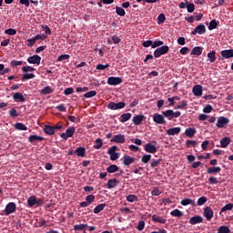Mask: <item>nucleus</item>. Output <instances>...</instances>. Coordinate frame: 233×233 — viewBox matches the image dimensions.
<instances>
[{
	"instance_id": "obj_55",
	"label": "nucleus",
	"mask_w": 233,
	"mask_h": 233,
	"mask_svg": "<svg viewBox=\"0 0 233 233\" xmlns=\"http://www.w3.org/2000/svg\"><path fill=\"white\" fill-rule=\"evenodd\" d=\"M186 147H187L188 148H190L191 147H198V142H196L195 140H187Z\"/></svg>"
},
{
	"instance_id": "obj_36",
	"label": "nucleus",
	"mask_w": 233,
	"mask_h": 233,
	"mask_svg": "<svg viewBox=\"0 0 233 233\" xmlns=\"http://www.w3.org/2000/svg\"><path fill=\"white\" fill-rule=\"evenodd\" d=\"M170 216L173 218H183V212L179 209H174L170 212Z\"/></svg>"
},
{
	"instance_id": "obj_57",
	"label": "nucleus",
	"mask_w": 233,
	"mask_h": 233,
	"mask_svg": "<svg viewBox=\"0 0 233 233\" xmlns=\"http://www.w3.org/2000/svg\"><path fill=\"white\" fill-rule=\"evenodd\" d=\"M109 66H110V64H106V65L98 64V65L96 66V70H106V68H108Z\"/></svg>"
},
{
	"instance_id": "obj_12",
	"label": "nucleus",
	"mask_w": 233,
	"mask_h": 233,
	"mask_svg": "<svg viewBox=\"0 0 233 233\" xmlns=\"http://www.w3.org/2000/svg\"><path fill=\"white\" fill-rule=\"evenodd\" d=\"M27 63H29V65H40L41 56H39L38 55H34L32 56H29L27 58Z\"/></svg>"
},
{
	"instance_id": "obj_50",
	"label": "nucleus",
	"mask_w": 233,
	"mask_h": 233,
	"mask_svg": "<svg viewBox=\"0 0 233 233\" xmlns=\"http://www.w3.org/2000/svg\"><path fill=\"white\" fill-rule=\"evenodd\" d=\"M186 5H187V12H188V14H192V12H194V10H195V5H194V4H190V3H188L187 1L186 2Z\"/></svg>"
},
{
	"instance_id": "obj_8",
	"label": "nucleus",
	"mask_w": 233,
	"mask_h": 233,
	"mask_svg": "<svg viewBox=\"0 0 233 233\" xmlns=\"http://www.w3.org/2000/svg\"><path fill=\"white\" fill-rule=\"evenodd\" d=\"M153 121L157 125H167V120H165V116L157 113L153 115Z\"/></svg>"
},
{
	"instance_id": "obj_2",
	"label": "nucleus",
	"mask_w": 233,
	"mask_h": 233,
	"mask_svg": "<svg viewBox=\"0 0 233 233\" xmlns=\"http://www.w3.org/2000/svg\"><path fill=\"white\" fill-rule=\"evenodd\" d=\"M168 50H170L168 46H162L154 51V57H161V56L167 54Z\"/></svg>"
},
{
	"instance_id": "obj_64",
	"label": "nucleus",
	"mask_w": 233,
	"mask_h": 233,
	"mask_svg": "<svg viewBox=\"0 0 233 233\" xmlns=\"http://www.w3.org/2000/svg\"><path fill=\"white\" fill-rule=\"evenodd\" d=\"M70 57V55H61L57 57V61L61 62V61H66V59H68Z\"/></svg>"
},
{
	"instance_id": "obj_59",
	"label": "nucleus",
	"mask_w": 233,
	"mask_h": 233,
	"mask_svg": "<svg viewBox=\"0 0 233 233\" xmlns=\"http://www.w3.org/2000/svg\"><path fill=\"white\" fill-rule=\"evenodd\" d=\"M109 156L111 161H116V159H119V153H109Z\"/></svg>"
},
{
	"instance_id": "obj_13",
	"label": "nucleus",
	"mask_w": 233,
	"mask_h": 233,
	"mask_svg": "<svg viewBox=\"0 0 233 233\" xmlns=\"http://www.w3.org/2000/svg\"><path fill=\"white\" fill-rule=\"evenodd\" d=\"M144 150L148 154H156V152H157V147L151 143H147L144 146Z\"/></svg>"
},
{
	"instance_id": "obj_48",
	"label": "nucleus",
	"mask_w": 233,
	"mask_h": 233,
	"mask_svg": "<svg viewBox=\"0 0 233 233\" xmlns=\"http://www.w3.org/2000/svg\"><path fill=\"white\" fill-rule=\"evenodd\" d=\"M35 199H36V198H35V196H31L28 199H27V205H28V207H35Z\"/></svg>"
},
{
	"instance_id": "obj_49",
	"label": "nucleus",
	"mask_w": 233,
	"mask_h": 233,
	"mask_svg": "<svg viewBox=\"0 0 233 233\" xmlns=\"http://www.w3.org/2000/svg\"><path fill=\"white\" fill-rule=\"evenodd\" d=\"M161 161H163L162 158H158L157 160H153L151 163H150V167L152 168H156V167H158L160 164H161Z\"/></svg>"
},
{
	"instance_id": "obj_60",
	"label": "nucleus",
	"mask_w": 233,
	"mask_h": 233,
	"mask_svg": "<svg viewBox=\"0 0 233 233\" xmlns=\"http://www.w3.org/2000/svg\"><path fill=\"white\" fill-rule=\"evenodd\" d=\"M164 43L161 40L153 42L152 48H157V46H163Z\"/></svg>"
},
{
	"instance_id": "obj_29",
	"label": "nucleus",
	"mask_w": 233,
	"mask_h": 233,
	"mask_svg": "<svg viewBox=\"0 0 233 233\" xmlns=\"http://www.w3.org/2000/svg\"><path fill=\"white\" fill-rule=\"evenodd\" d=\"M201 54H203V47L201 46H195L190 53L191 56H201Z\"/></svg>"
},
{
	"instance_id": "obj_28",
	"label": "nucleus",
	"mask_w": 233,
	"mask_h": 233,
	"mask_svg": "<svg viewBox=\"0 0 233 233\" xmlns=\"http://www.w3.org/2000/svg\"><path fill=\"white\" fill-rule=\"evenodd\" d=\"M152 219L155 223H161L162 225H165V223H167V219L156 214L152 216Z\"/></svg>"
},
{
	"instance_id": "obj_18",
	"label": "nucleus",
	"mask_w": 233,
	"mask_h": 233,
	"mask_svg": "<svg viewBox=\"0 0 233 233\" xmlns=\"http://www.w3.org/2000/svg\"><path fill=\"white\" fill-rule=\"evenodd\" d=\"M188 223L190 225H198V223H203V217L195 216L189 219Z\"/></svg>"
},
{
	"instance_id": "obj_45",
	"label": "nucleus",
	"mask_w": 233,
	"mask_h": 233,
	"mask_svg": "<svg viewBox=\"0 0 233 233\" xmlns=\"http://www.w3.org/2000/svg\"><path fill=\"white\" fill-rule=\"evenodd\" d=\"M218 22L213 19L209 22L208 30H214L218 28Z\"/></svg>"
},
{
	"instance_id": "obj_9",
	"label": "nucleus",
	"mask_w": 233,
	"mask_h": 233,
	"mask_svg": "<svg viewBox=\"0 0 233 233\" xmlns=\"http://www.w3.org/2000/svg\"><path fill=\"white\" fill-rule=\"evenodd\" d=\"M230 123V119L225 116H219L217 121V127L218 128H224L226 125Z\"/></svg>"
},
{
	"instance_id": "obj_41",
	"label": "nucleus",
	"mask_w": 233,
	"mask_h": 233,
	"mask_svg": "<svg viewBox=\"0 0 233 233\" xmlns=\"http://www.w3.org/2000/svg\"><path fill=\"white\" fill-rule=\"evenodd\" d=\"M15 128L16 130H28V127L25 124L20 122H17L16 124H15Z\"/></svg>"
},
{
	"instance_id": "obj_6",
	"label": "nucleus",
	"mask_w": 233,
	"mask_h": 233,
	"mask_svg": "<svg viewBox=\"0 0 233 233\" xmlns=\"http://www.w3.org/2000/svg\"><path fill=\"white\" fill-rule=\"evenodd\" d=\"M123 83V78L119 76H109L107 78V85L111 86H117V85H121Z\"/></svg>"
},
{
	"instance_id": "obj_44",
	"label": "nucleus",
	"mask_w": 233,
	"mask_h": 233,
	"mask_svg": "<svg viewBox=\"0 0 233 233\" xmlns=\"http://www.w3.org/2000/svg\"><path fill=\"white\" fill-rule=\"evenodd\" d=\"M208 201V198L207 197L203 196V197H200L198 201H197V205L198 207H203V205H205V203H207Z\"/></svg>"
},
{
	"instance_id": "obj_37",
	"label": "nucleus",
	"mask_w": 233,
	"mask_h": 233,
	"mask_svg": "<svg viewBox=\"0 0 233 233\" xmlns=\"http://www.w3.org/2000/svg\"><path fill=\"white\" fill-rule=\"evenodd\" d=\"M52 92H54V89L47 86L40 91V94H42V96H47L48 94H52Z\"/></svg>"
},
{
	"instance_id": "obj_20",
	"label": "nucleus",
	"mask_w": 233,
	"mask_h": 233,
	"mask_svg": "<svg viewBox=\"0 0 233 233\" xmlns=\"http://www.w3.org/2000/svg\"><path fill=\"white\" fill-rule=\"evenodd\" d=\"M143 119H145V116L143 115H137L133 117L132 122L134 125L138 127V125H141L143 123Z\"/></svg>"
},
{
	"instance_id": "obj_25",
	"label": "nucleus",
	"mask_w": 233,
	"mask_h": 233,
	"mask_svg": "<svg viewBox=\"0 0 233 233\" xmlns=\"http://www.w3.org/2000/svg\"><path fill=\"white\" fill-rule=\"evenodd\" d=\"M44 140H45V137H39L37 135H31L28 137L29 143H35V141H44Z\"/></svg>"
},
{
	"instance_id": "obj_21",
	"label": "nucleus",
	"mask_w": 233,
	"mask_h": 233,
	"mask_svg": "<svg viewBox=\"0 0 233 233\" xmlns=\"http://www.w3.org/2000/svg\"><path fill=\"white\" fill-rule=\"evenodd\" d=\"M181 132V127H171L167 130V136H177Z\"/></svg>"
},
{
	"instance_id": "obj_14",
	"label": "nucleus",
	"mask_w": 233,
	"mask_h": 233,
	"mask_svg": "<svg viewBox=\"0 0 233 233\" xmlns=\"http://www.w3.org/2000/svg\"><path fill=\"white\" fill-rule=\"evenodd\" d=\"M221 57L223 59H232L233 57V49H225L220 52Z\"/></svg>"
},
{
	"instance_id": "obj_43",
	"label": "nucleus",
	"mask_w": 233,
	"mask_h": 233,
	"mask_svg": "<svg viewBox=\"0 0 233 233\" xmlns=\"http://www.w3.org/2000/svg\"><path fill=\"white\" fill-rule=\"evenodd\" d=\"M85 228H88V224H79L74 226V230H85Z\"/></svg>"
},
{
	"instance_id": "obj_42",
	"label": "nucleus",
	"mask_w": 233,
	"mask_h": 233,
	"mask_svg": "<svg viewBox=\"0 0 233 233\" xmlns=\"http://www.w3.org/2000/svg\"><path fill=\"white\" fill-rule=\"evenodd\" d=\"M218 233H230V228L228 226H220L218 228Z\"/></svg>"
},
{
	"instance_id": "obj_46",
	"label": "nucleus",
	"mask_w": 233,
	"mask_h": 233,
	"mask_svg": "<svg viewBox=\"0 0 233 233\" xmlns=\"http://www.w3.org/2000/svg\"><path fill=\"white\" fill-rule=\"evenodd\" d=\"M96 96H97V92H96V90H92L84 94V97L86 99H89L90 97H96Z\"/></svg>"
},
{
	"instance_id": "obj_53",
	"label": "nucleus",
	"mask_w": 233,
	"mask_h": 233,
	"mask_svg": "<svg viewBox=\"0 0 233 233\" xmlns=\"http://www.w3.org/2000/svg\"><path fill=\"white\" fill-rule=\"evenodd\" d=\"M150 159H152V155H144L141 157V162L147 164Z\"/></svg>"
},
{
	"instance_id": "obj_33",
	"label": "nucleus",
	"mask_w": 233,
	"mask_h": 233,
	"mask_svg": "<svg viewBox=\"0 0 233 233\" xmlns=\"http://www.w3.org/2000/svg\"><path fill=\"white\" fill-rule=\"evenodd\" d=\"M219 172H221V167H212L207 170L208 174H219Z\"/></svg>"
},
{
	"instance_id": "obj_39",
	"label": "nucleus",
	"mask_w": 233,
	"mask_h": 233,
	"mask_svg": "<svg viewBox=\"0 0 233 233\" xmlns=\"http://www.w3.org/2000/svg\"><path fill=\"white\" fill-rule=\"evenodd\" d=\"M95 143H96V145L93 146V147L96 150H99L103 147V139H101V138H96Z\"/></svg>"
},
{
	"instance_id": "obj_32",
	"label": "nucleus",
	"mask_w": 233,
	"mask_h": 233,
	"mask_svg": "<svg viewBox=\"0 0 233 233\" xmlns=\"http://www.w3.org/2000/svg\"><path fill=\"white\" fill-rule=\"evenodd\" d=\"M132 117L131 113H126L122 114L120 116V123H127V121H129V119Z\"/></svg>"
},
{
	"instance_id": "obj_17",
	"label": "nucleus",
	"mask_w": 233,
	"mask_h": 233,
	"mask_svg": "<svg viewBox=\"0 0 233 233\" xmlns=\"http://www.w3.org/2000/svg\"><path fill=\"white\" fill-rule=\"evenodd\" d=\"M192 92L197 97L203 96V86H201V85H197L193 87Z\"/></svg>"
},
{
	"instance_id": "obj_23",
	"label": "nucleus",
	"mask_w": 233,
	"mask_h": 233,
	"mask_svg": "<svg viewBox=\"0 0 233 233\" xmlns=\"http://www.w3.org/2000/svg\"><path fill=\"white\" fill-rule=\"evenodd\" d=\"M44 132L45 134H47V136H54V134H56L54 126H48V125L44 127Z\"/></svg>"
},
{
	"instance_id": "obj_54",
	"label": "nucleus",
	"mask_w": 233,
	"mask_h": 233,
	"mask_svg": "<svg viewBox=\"0 0 233 233\" xmlns=\"http://www.w3.org/2000/svg\"><path fill=\"white\" fill-rule=\"evenodd\" d=\"M166 17H165V14H160L157 16V25H163V23H165L166 21Z\"/></svg>"
},
{
	"instance_id": "obj_19",
	"label": "nucleus",
	"mask_w": 233,
	"mask_h": 233,
	"mask_svg": "<svg viewBox=\"0 0 233 233\" xmlns=\"http://www.w3.org/2000/svg\"><path fill=\"white\" fill-rule=\"evenodd\" d=\"M180 205L183 207H187V205H191V207H196V201L192 198H184L181 200Z\"/></svg>"
},
{
	"instance_id": "obj_1",
	"label": "nucleus",
	"mask_w": 233,
	"mask_h": 233,
	"mask_svg": "<svg viewBox=\"0 0 233 233\" xmlns=\"http://www.w3.org/2000/svg\"><path fill=\"white\" fill-rule=\"evenodd\" d=\"M162 115L164 117H167V119H168L169 121H172L174 117H179V116H181V112L180 111L174 112V110L168 109V110L163 111Z\"/></svg>"
},
{
	"instance_id": "obj_7",
	"label": "nucleus",
	"mask_w": 233,
	"mask_h": 233,
	"mask_svg": "<svg viewBox=\"0 0 233 233\" xmlns=\"http://www.w3.org/2000/svg\"><path fill=\"white\" fill-rule=\"evenodd\" d=\"M17 208V206L14 202H9L5 208V216H10V214H14L15 212V209Z\"/></svg>"
},
{
	"instance_id": "obj_56",
	"label": "nucleus",
	"mask_w": 233,
	"mask_h": 233,
	"mask_svg": "<svg viewBox=\"0 0 233 233\" xmlns=\"http://www.w3.org/2000/svg\"><path fill=\"white\" fill-rule=\"evenodd\" d=\"M232 208H233V204L228 203L221 208V212H227L228 210H232Z\"/></svg>"
},
{
	"instance_id": "obj_15",
	"label": "nucleus",
	"mask_w": 233,
	"mask_h": 233,
	"mask_svg": "<svg viewBox=\"0 0 233 233\" xmlns=\"http://www.w3.org/2000/svg\"><path fill=\"white\" fill-rule=\"evenodd\" d=\"M123 161V165H125V167H130V165H132V163H134V161H136V158L128 156V155H125L122 158Z\"/></svg>"
},
{
	"instance_id": "obj_51",
	"label": "nucleus",
	"mask_w": 233,
	"mask_h": 233,
	"mask_svg": "<svg viewBox=\"0 0 233 233\" xmlns=\"http://www.w3.org/2000/svg\"><path fill=\"white\" fill-rule=\"evenodd\" d=\"M86 201L89 204L92 205V203H94V201H96V196L94 195H88L86 197Z\"/></svg>"
},
{
	"instance_id": "obj_30",
	"label": "nucleus",
	"mask_w": 233,
	"mask_h": 233,
	"mask_svg": "<svg viewBox=\"0 0 233 233\" xmlns=\"http://www.w3.org/2000/svg\"><path fill=\"white\" fill-rule=\"evenodd\" d=\"M216 59H218L216 56V51H210L208 53V61L209 63H216Z\"/></svg>"
},
{
	"instance_id": "obj_52",
	"label": "nucleus",
	"mask_w": 233,
	"mask_h": 233,
	"mask_svg": "<svg viewBox=\"0 0 233 233\" xmlns=\"http://www.w3.org/2000/svg\"><path fill=\"white\" fill-rule=\"evenodd\" d=\"M188 105V102L187 100H183L180 105L177 106L175 108L177 110H183V108H185V106H187Z\"/></svg>"
},
{
	"instance_id": "obj_61",
	"label": "nucleus",
	"mask_w": 233,
	"mask_h": 233,
	"mask_svg": "<svg viewBox=\"0 0 233 233\" xmlns=\"http://www.w3.org/2000/svg\"><path fill=\"white\" fill-rule=\"evenodd\" d=\"M9 116H11V117H17L19 114L17 113V110H15V108H12L9 110Z\"/></svg>"
},
{
	"instance_id": "obj_26",
	"label": "nucleus",
	"mask_w": 233,
	"mask_h": 233,
	"mask_svg": "<svg viewBox=\"0 0 233 233\" xmlns=\"http://www.w3.org/2000/svg\"><path fill=\"white\" fill-rule=\"evenodd\" d=\"M198 131L196 130V128L194 127H188L186 129L185 131V135L187 137H194V136H196V133Z\"/></svg>"
},
{
	"instance_id": "obj_5",
	"label": "nucleus",
	"mask_w": 233,
	"mask_h": 233,
	"mask_svg": "<svg viewBox=\"0 0 233 233\" xmlns=\"http://www.w3.org/2000/svg\"><path fill=\"white\" fill-rule=\"evenodd\" d=\"M126 141H127V138L123 134L114 135L110 139L111 143H117L120 145H123V143H126Z\"/></svg>"
},
{
	"instance_id": "obj_35",
	"label": "nucleus",
	"mask_w": 233,
	"mask_h": 233,
	"mask_svg": "<svg viewBox=\"0 0 233 233\" xmlns=\"http://www.w3.org/2000/svg\"><path fill=\"white\" fill-rule=\"evenodd\" d=\"M116 13L117 15H120V17H125V15H127V12L121 6H116Z\"/></svg>"
},
{
	"instance_id": "obj_31",
	"label": "nucleus",
	"mask_w": 233,
	"mask_h": 233,
	"mask_svg": "<svg viewBox=\"0 0 233 233\" xmlns=\"http://www.w3.org/2000/svg\"><path fill=\"white\" fill-rule=\"evenodd\" d=\"M118 171H119V167H117V165L113 164L106 167V172H108L109 174H114L115 172H118Z\"/></svg>"
},
{
	"instance_id": "obj_58",
	"label": "nucleus",
	"mask_w": 233,
	"mask_h": 233,
	"mask_svg": "<svg viewBox=\"0 0 233 233\" xmlns=\"http://www.w3.org/2000/svg\"><path fill=\"white\" fill-rule=\"evenodd\" d=\"M5 34H6V35H15L17 31L15 29L9 28L5 31Z\"/></svg>"
},
{
	"instance_id": "obj_62",
	"label": "nucleus",
	"mask_w": 233,
	"mask_h": 233,
	"mask_svg": "<svg viewBox=\"0 0 233 233\" xmlns=\"http://www.w3.org/2000/svg\"><path fill=\"white\" fill-rule=\"evenodd\" d=\"M137 230H139V232H141V230L145 229V222L144 220H140L138 221V225H137Z\"/></svg>"
},
{
	"instance_id": "obj_24",
	"label": "nucleus",
	"mask_w": 233,
	"mask_h": 233,
	"mask_svg": "<svg viewBox=\"0 0 233 233\" xmlns=\"http://www.w3.org/2000/svg\"><path fill=\"white\" fill-rule=\"evenodd\" d=\"M230 145V137H224L220 139V147L221 148H227Z\"/></svg>"
},
{
	"instance_id": "obj_10",
	"label": "nucleus",
	"mask_w": 233,
	"mask_h": 233,
	"mask_svg": "<svg viewBox=\"0 0 233 233\" xmlns=\"http://www.w3.org/2000/svg\"><path fill=\"white\" fill-rule=\"evenodd\" d=\"M207 32V27H205V25H198L196 26V28L191 32L192 35H196L198 34L199 35H203Z\"/></svg>"
},
{
	"instance_id": "obj_38",
	"label": "nucleus",
	"mask_w": 233,
	"mask_h": 233,
	"mask_svg": "<svg viewBox=\"0 0 233 233\" xmlns=\"http://www.w3.org/2000/svg\"><path fill=\"white\" fill-rule=\"evenodd\" d=\"M126 200H127L128 203H135V201H139V198H138L137 196H136V195H128V196L126 198Z\"/></svg>"
},
{
	"instance_id": "obj_27",
	"label": "nucleus",
	"mask_w": 233,
	"mask_h": 233,
	"mask_svg": "<svg viewBox=\"0 0 233 233\" xmlns=\"http://www.w3.org/2000/svg\"><path fill=\"white\" fill-rule=\"evenodd\" d=\"M119 185V180L116 178H111L107 181V188H114Z\"/></svg>"
},
{
	"instance_id": "obj_11",
	"label": "nucleus",
	"mask_w": 233,
	"mask_h": 233,
	"mask_svg": "<svg viewBox=\"0 0 233 233\" xmlns=\"http://www.w3.org/2000/svg\"><path fill=\"white\" fill-rule=\"evenodd\" d=\"M203 216H204V218H206V219L208 221H210V219H212V218H214V210H212V208H210V207L205 208Z\"/></svg>"
},
{
	"instance_id": "obj_34",
	"label": "nucleus",
	"mask_w": 233,
	"mask_h": 233,
	"mask_svg": "<svg viewBox=\"0 0 233 233\" xmlns=\"http://www.w3.org/2000/svg\"><path fill=\"white\" fill-rule=\"evenodd\" d=\"M106 207V204H99L98 206H96L93 212L94 214H99V212H103V210H105V208Z\"/></svg>"
},
{
	"instance_id": "obj_22",
	"label": "nucleus",
	"mask_w": 233,
	"mask_h": 233,
	"mask_svg": "<svg viewBox=\"0 0 233 233\" xmlns=\"http://www.w3.org/2000/svg\"><path fill=\"white\" fill-rule=\"evenodd\" d=\"M75 154H76L78 157H85L86 154V148H85L84 147H79L75 150Z\"/></svg>"
},
{
	"instance_id": "obj_47",
	"label": "nucleus",
	"mask_w": 233,
	"mask_h": 233,
	"mask_svg": "<svg viewBox=\"0 0 233 233\" xmlns=\"http://www.w3.org/2000/svg\"><path fill=\"white\" fill-rule=\"evenodd\" d=\"M10 68H5V66L3 64H0V76H5V74H9Z\"/></svg>"
},
{
	"instance_id": "obj_40",
	"label": "nucleus",
	"mask_w": 233,
	"mask_h": 233,
	"mask_svg": "<svg viewBox=\"0 0 233 233\" xmlns=\"http://www.w3.org/2000/svg\"><path fill=\"white\" fill-rule=\"evenodd\" d=\"M34 77H35L34 73H25L22 76V81H28V79H34Z\"/></svg>"
},
{
	"instance_id": "obj_3",
	"label": "nucleus",
	"mask_w": 233,
	"mask_h": 233,
	"mask_svg": "<svg viewBox=\"0 0 233 233\" xmlns=\"http://www.w3.org/2000/svg\"><path fill=\"white\" fill-rule=\"evenodd\" d=\"M125 106H127V103H125V102H118V103L110 102L107 105V108L109 110H121V109L125 108Z\"/></svg>"
},
{
	"instance_id": "obj_63",
	"label": "nucleus",
	"mask_w": 233,
	"mask_h": 233,
	"mask_svg": "<svg viewBox=\"0 0 233 233\" xmlns=\"http://www.w3.org/2000/svg\"><path fill=\"white\" fill-rule=\"evenodd\" d=\"M21 65H23V61L12 60L10 63L11 66H21Z\"/></svg>"
},
{
	"instance_id": "obj_4",
	"label": "nucleus",
	"mask_w": 233,
	"mask_h": 233,
	"mask_svg": "<svg viewBox=\"0 0 233 233\" xmlns=\"http://www.w3.org/2000/svg\"><path fill=\"white\" fill-rule=\"evenodd\" d=\"M74 134H76V127H70L66 130L65 133L60 135V137L64 139V141H66L68 137H74Z\"/></svg>"
},
{
	"instance_id": "obj_16",
	"label": "nucleus",
	"mask_w": 233,
	"mask_h": 233,
	"mask_svg": "<svg viewBox=\"0 0 233 233\" xmlns=\"http://www.w3.org/2000/svg\"><path fill=\"white\" fill-rule=\"evenodd\" d=\"M13 99L16 102V103H25V101H26V98H25V96H23V93H19L16 92L13 95Z\"/></svg>"
}]
</instances>
